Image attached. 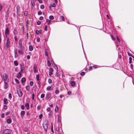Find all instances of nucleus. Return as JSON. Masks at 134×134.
Segmentation results:
<instances>
[{"mask_svg": "<svg viewBox=\"0 0 134 134\" xmlns=\"http://www.w3.org/2000/svg\"><path fill=\"white\" fill-rule=\"evenodd\" d=\"M53 70L52 68H49V75L50 76L52 75L53 74L52 72H53Z\"/></svg>", "mask_w": 134, "mask_h": 134, "instance_id": "9d476101", "label": "nucleus"}, {"mask_svg": "<svg viewBox=\"0 0 134 134\" xmlns=\"http://www.w3.org/2000/svg\"><path fill=\"white\" fill-rule=\"evenodd\" d=\"M47 25H46L45 26L44 30L46 31H47Z\"/></svg>", "mask_w": 134, "mask_h": 134, "instance_id": "5fc2aeb1", "label": "nucleus"}, {"mask_svg": "<svg viewBox=\"0 0 134 134\" xmlns=\"http://www.w3.org/2000/svg\"><path fill=\"white\" fill-rule=\"evenodd\" d=\"M44 8V6L43 5H41L40 6V8L41 9H43Z\"/></svg>", "mask_w": 134, "mask_h": 134, "instance_id": "ea45409f", "label": "nucleus"}, {"mask_svg": "<svg viewBox=\"0 0 134 134\" xmlns=\"http://www.w3.org/2000/svg\"><path fill=\"white\" fill-rule=\"evenodd\" d=\"M17 51L16 50L14 49V53L15 54L14 57L15 58H17L18 57V55L17 54Z\"/></svg>", "mask_w": 134, "mask_h": 134, "instance_id": "ddd939ff", "label": "nucleus"}, {"mask_svg": "<svg viewBox=\"0 0 134 134\" xmlns=\"http://www.w3.org/2000/svg\"><path fill=\"white\" fill-rule=\"evenodd\" d=\"M51 96V93H47L45 97V99L48 100L49 99Z\"/></svg>", "mask_w": 134, "mask_h": 134, "instance_id": "423d86ee", "label": "nucleus"}, {"mask_svg": "<svg viewBox=\"0 0 134 134\" xmlns=\"http://www.w3.org/2000/svg\"><path fill=\"white\" fill-rule=\"evenodd\" d=\"M71 85V86H74L75 85V82L74 81H72L70 83Z\"/></svg>", "mask_w": 134, "mask_h": 134, "instance_id": "5701e85b", "label": "nucleus"}, {"mask_svg": "<svg viewBox=\"0 0 134 134\" xmlns=\"http://www.w3.org/2000/svg\"><path fill=\"white\" fill-rule=\"evenodd\" d=\"M39 77L40 76L39 75L37 74L36 75V80L37 81H38L40 80Z\"/></svg>", "mask_w": 134, "mask_h": 134, "instance_id": "412c9836", "label": "nucleus"}, {"mask_svg": "<svg viewBox=\"0 0 134 134\" xmlns=\"http://www.w3.org/2000/svg\"><path fill=\"white\" fill-rule=\"evenodd\" d=\"M40 3H42V0H37Z\"/></svg>", "mask_w": 134, "mask_h": 134, "instance_id": "a18cd8bd", "label": "nucleus"}, {"mask_svg": "<svg viewBox=\"0 0 134 134\" xmlns=\"http://www.w3.org/2000/svg\"><path fill=\"white\" fill-rule=\"evenodd\" d=\"M9 33V28L8 27H7L5 29V35L6 38H8V37Z\"/></svg>", "mask_w": 134, "mask_h": 134, "instance_id": "7ed1b4c3", "label": "nucleus"}, {"mask_svg": "<svg viewBox=\"0 0 134 134\" xmlns=\"http://www.w3.org/2000/svg\"><path fill=\"white\" fill-rule=\"evenodd\" d=\"M15 81L16 82V83H17V84L19 83V82L18 79H15Z\"/></svg>", "mask_w": 134, "mask_h": 134, "instance_id": "e433bc0d", "label": "nucleus"}, {"mask_svg": "<svg viewBox=\"0 0 134 134\" xmlns=\"http://www.w3.org/2000/svg\"><path fill=\"white\" fill-rule=\"evenodd\" d=\"M43 115L42 114H40L39 116V118L40 119H41L42 118Z\"/></svg>", "mask_w": 134, "mask_h": 134, "instance_id": "c03bdc74", "label": "nucleus"}, {"mask_svg": "<svg viewBox=\"0 0 134 134\" xmlns=\"http://www.w3.org/2000/svg\"><path fill=\"white\" fill-rule=\"evenodd\" d=\"M14 39H15V41H16L17 40V37L16 36H15Z\"/></svg>", "mask_w": 134, "mask_h": 134, "instance_id": "338daca9", "label": "nucleus"}, {"mask_svg": "<svg viewBox=\"0 0 134 134\" xmlns=\"http://www.w3.org/2000/svg\"><path fill=\"white\" fill-rule=\"evenodd\" d=\"M34 72L35 73H36L37 71V70L36 67L34 66Z\"/></svg>", "mask_w": 134, "mask_h": 134, "instance_id": "a211bd4d", "label": "nucleus"}, {"mask_svg": "<svg viewBox=\"0 0 134 134\" xmlns=\"http://www.w3.org/2000/svg\"><path fill=\"white\" fill-rule=\"evenodd\" d=\"M26 79L24 77L21 80V83H23L25 81Z\"/></svg>", "mask_w": 134, "mask_h": 134, "instance_id": "4be33fe9", "label": "nucleus"}, {"mask_svg": "<svg viewBox=\"0 0 134 134\" xmlns=\"http://www.w3.org/2000/svg\"><path fill=\"white\" fill-rule=\"evenodd\" d=\"M26 89L27 91H29L30 89L29 86L28 85L26 86Z\"/></svg>", "mask_w": 134, "mask_h": 134, "instance_id": "c85d7f7f", "label": "nucleus"}, {"mask_svg": "<svg viewBox=\"0 0 134 134\" xmlns=\"http://www.w3.org/2000/svg\"><path fill=\"white\" fill-rule=\"evenodd\" d=\"M6 42V44L5 45V47L7 48H8L10 47L11 45V42L9 38L8 37Z\"/></svg>", "mask_w": 134, "mask_h": 134, "instance_id": "f257e3e1", "label": "nucleus"}, {"mask_svg": "<svg viewBox=\"0 0 134 134\" xmlns=\"http://www.w3.org/2000/svg\"><path fill=\"white\" fill-rule=\"evenodd\" d=\"M38 15H41L42 14V13L41 11H39L38 12Z\"/></svg>", "mask_w": 134, "mask_h": 134, "instance_id": "49530a36", "label": "nucleus"}, {"mask_svg": "<svg viewBox=\"0 0 134 134\" xmlns=\"http://www.w3.org/2000/svg\"><path fill=\"white\" fill-rule=\"evenodd\" d=\"M8 86L7 85V83L6 82H4V89H6L8 88Z\"/></svg>", "mask_w": 134, "mask_h": 134, "instance_id": "f3484780", "label": "nucleus"}, {"mask_svg": "<svg viewBox=\"0 0 134 134\" xmlns=\"http://www.w3.org/2000/svg\"><path fill=\"white\" fill-rule=\"evenodd\" d=\"M25 106L26 107V108L27 109H29V104L28 103H26L25 105Z\"/></svg>", "mask_w": 134, "mask_h": 134, "instance_id": "2eb2a0df", "label": "nucleus"}, {"mask_svg": "<svg viewBox=\"0 0 134 134\" xmlns=\"http://www.w3.org/2000/svg\"><path fill=\"white\" fill-rule=\"evenodd\" d=\"M41 108V106L40 105H38L37 107V109L38 110H39Z\"/></svg>", "mask_w": 134, "mask_h": 134, "instance_id": "de8ad7c7", "label": "nucleus"}, {"mask_svg": "<svg viewBox=\"0 0 134 134\" xmlns=\"http://www.w3.org/2000/svg\"><path fill=\"white\" fill-rule=\"evenodd\" d=\"M43 19V18L42 16H41L40 18V20H42Z\"/></svg>", "mask_w": 134, "mask_h": 134, "instance_id": "052dcab7", "label": "nucleus"}, {"mask_svg": "<svg viewBox=\"0 0 134 134\" xmlns=\"http://www.w3.org/2000/svg\"><path fill=\"white\" fill-rule=\"evenodd\" d=\"M8 97L10 100H11V98H12V94L11 93H9V94Z\"/></svg>", "mask_w": 134, "mask_h": 134, "instance_id": "bb28decb", "label": "nucleus"}, {"mask_svg": "<svg viewBox=\"0 0 134 134\" xmlns=\"http://www.w3.org/2000/svg\"><path fill=\"white\" fill-rule=\"evenodd\" d=\"M132 59L131 57H130L129 58V63L130 64H131L132 63Z\"/></svg>", "mask_w": 134, "mask_h": 134, "instance_id": "cd10ccee", "label": "nucleus"}, {"mask_svg": "<svg viewBox=\"0 0 134 134\" xmlns=\"http://www.w3.org/2000/svg\"><path fill=\"white\" fill-rule=\"evenodd\" d=\"M3 108L5 109H6L7 108V106L6 105H4L3 106Z\"/></svg>", "mask_w": 134, "mask_h": 134, "instance_id": "09e8293b", "label": "nucleus"}, {"mask_svg": "<svg viewBox=\"0 0 134 134\" xmlns=\"http://www.w3.org/2000/svg\"><path fill=\"white\" fill-rule=\"evenodd\" d=\"M24 69V68H22L21 67V71L20 72V73L23 72V70Z\"/></svg>", "mask_w": 134, "mask_h": 134, "instance_id": "8fccbe9b", "label": "nucleus"}, {"mask_svg": "<svg viewBox=\"0 0 134 134\" xmlns=\"http://www.w3.org/2000/svg\"><path fill=\"white\" fill-rule=\"evenodd\" d=\"M17 93L19 97H21L22 96V93L21 90L20 89H18L17 90Z\"/></svg>", "mask_w": 134, "mask_h": 134, "instance_id": "20e7f679", "label": "nucleus"}, {"mask_svg": "<svg viewBox=\"0 0 134 134\" xmlns=\"http://www.w3.org/2000/svg\"><path fill=\"white\" fill-rule=\"evenodd\" d=\"M3 79L4 81L6 80L8 78V75L6 73H4L3 75Z\"/></svg>", "mask_w": 134, "mask_h": 134, "instance_id": "1a4fd4ad", "label": "nucleus"}, {"mask_svg": "<svg viewBox=\"0 0 134 134\" xmlns=\"http://www.w3.org/2000/svg\"><path fill=\"white\" fill-rule=\"evenodd\" d=\"M7 122L8 124H10L11 123L12 121L11 119H8L7 120Z\"/></svg>", "mask_w": 134, "mask_h": 134, "instance_id": "6ab92c4d", "label": "nucleus"}, {"mask_svg": "<svg viewBox=\"0 0 134 134\" xmlns=\"http://www.w3.org/2000/svg\"><path fill=\"white\" fill-rule=\"evenodd\" d=\"M25 114V111H24L23 110L21 111L20 113V115L21 117H23Z\"/></svg>", "mask_w": 134, "mask_h": 134, "instance_id": "f8f14e48", "label": "nucleus"}, {"mask_svg": "<svg viewBox=\"0 0 134 134\" xmlns=\"http://www.w3.org/2000/svg\"><path fill=\"white\" fill-rule=\"evenodd\" d=\"M117 39L118 40V41L119 42H120V40L118 38V37H117Z\"/></svg>", "mask_w": 134, "mask_h": 134, "instance_id": "774afa93", "label": "nucleus"}, {"mask_svg": "<svg viewBox=\"0 0 134 134\" xmlns=\"http://www.w3.org/2000/svg\"><path fill=\"white\" fill-rule=\"evenodd\" d=\"M47 65L48 66H49L51 65V63L49 60L47 61Z\"/></svg>", "mask_w": 134, "mask_h": 134, "instance_id": "473e14b6", "label": "nucleus"}, {"mask_svg": "<svg viewBox=\"0 0 134 134\" xmlns=\"http://www.w3.org/2000/svg\"><path fill=\"white\" fill-rule=\"evenodd\" d=\"M28 14V12L27 11H25L24 12V15L25 16H26Z\"/></svg>", "mask_w": 134, "mask_h": 134, "instance_id": "58836bf2", "label": "nucleus"}, {"mask_svg": "<svg viewBox=\"0 0 134 134\" xmlns=\"http://www.w3.org/2000/svg\"><path fill=\"white\" fill-rule=\"evenodd\" d=\"M29 50L30 51H32L33 49V48L32 46H29Z\"/></svg>", "mask_w": 134, "mask_h": 134, "instance_id": "aec40b11", "label": "nucleus"}, {"mask_svg": "<svg viewBox=\"0 0 134 134\" xmlns=\"http://www.w3.org/2000/svg\"><path fill=\"white\" fill-rule=\"evenodd\" d=\"M49 19L51 20H53L54 19V17L52 15L49 16Z\"/></svg>", "mask_w": 134, "mask_h": 134, "instance_id": "c756f323", "label": "nucleus"}, {"mask_svg": "<svg viewBox=\"0 0 134 134\" xmlns=\"http://www.w3.org/2000/svg\"><path fill=\"white\" fill-rule=\"evenodd\" d=\"M48 82L49 84H51L52 82V80L50 79H48Z\"/></svg>", "mask_w": 134, "mask_h": 134, "instance_id": "2f4dec72", "label": "nucleus"}, {"mask_svg": "<svg viewBox=\"0 0 134 134\" xmlns=\"http://www.w3.org/2000/svg\"><path fill=\"white\" fill-rule=\"evenodd\" d=\"M110 36L111 37L112 39L113 40H114L115 39V38L114 37L113 35H110Z\"/></svg>", "mask_w": 134, "mask_h": 134, "instance_id": "f704fd0d", "label": "nucleus"}, {"mask_svg": "<svg viewBox=\"0 0 134 134\" xmlns=\"http://www.w3.org/2000/svg\"><path fill=\"white\" fill-rule=\"evenodd\" d=\"M97 66H97V65H93V67L94 68H97L98 67Z\"/></svg>", "mask_w": 134, "mask_h": 134, "instance_id": "0e129e2a", "label": "nucleus"}, {"mask_svg": "<svg viewBox=\"0 0 134 134\" xmlns=\"http://www.w3.org/2000/svg\"><path fill=\"white\" fill-rule=\"evenodd\" d=\"M53 67L56 70L57 72H58V68L57 66L55 64H54L53 65Z\"/></svg>", "mask_w": 134, "mask_h": 134, "instance_id": "dca6fc26", "label": "nucleus"}, {"mask_svg": "<svg viewBox=\"0 0 134 134\" xmlns=\"http://www.w3.org/2000/svg\"><path fill=\"white\" fill-rule=\"evenodd\" d=\"M51 110V108L49 107L47 108V110L48 111H49Z\"/></svg>", "mask_w": 134, "mask_h": 134, "instance_id": "864d4df0", "label": "nucleus"}, {"mask_svg": "<svg viewBox=\"0 0 134 134\" xmlns=\"http://www.w3.org/2000/svg\"><path fill=\"white\" fill-rule=\"evenodd\" d=\"M61 18L63 21L64 20V17L63 16H61Z\"/></svg>", "mask_w": 134, "mask_h": 134, "instance_id": "6e6d98bb", "label": "nucleus"}, {"mask_svg": "<svg viewBox=\"0 0 134 134\" xmlns=\"http://www.w3.org/2000/svg\"><path fill=\"white\" fill-rule=\"evenodd\" d=\"M8 103L7 99L6 98L4 99L3 100L4 104H7Z\"/></svg>", "mask_w": 134, "mask_h": 134, "instance_id": "4468645a", "label": "nucleus"}, {"mask_svg": "<svg viewBox=\"0 0 134 134\" xmlns=\"http://www.w3.org/2000/svg\"><path fill=\"white\" fill-rule=\"evenodd\" d=\"M21 76V74L20 72H19L18 73V75H17V77L18 78H19Z\"/></svg>", "mask_w": 134, "mask_h": 134, "instance_id": "393cba45", "label": "nucleus"}, {"mask_svg": "<svg viewBox=\"0 0 134 134\" xmlns=\"http://www.w3.org/2000/svg\"><path fill=\"white\" fill-rule=\"evenodd\" d=\"M43 126L45 131H47L48 128V125L47 122H44L43 124Z\"/></svg>", "mask_w": 134, "mask_h": 134, "instance_id": "f03ea898", "label": "nucleus"}, {"mask_svg": "<svg viewBox=\"0 0 134 134\" xmlns=\"http://www.w3.org/2000/svg\"><path fill=\"white\" fill-rule=\"evenodd\" d=\"M4 117V113H2V114H1V117L2 118H3Z\"/></svg>", "mask_w": 134, "mask_h": 134, "instance_id": "4d7b16f0", "label": "nucleus"}, {"mask_svg": "<svg viewBox=\"0 0 134 134\" xmlns=\"http://www.w3.org/2000/svg\"><path fill=\"white\" fill-rule=\"evenodd\" d=\"M14 65L16 66H18V63L17 61L16 60L14 61Z\"/></svg>", "mask_w": 134, "mask_h": 134, "instance_id": "a878e982", "label": "nucleus"}, {"mask_svg": "<svg viewBox=\"0 0 134 134\" xmlns=\"http://www.w3.org/2000/svg\"><path fill=\"white\" fill-rule=\"evenodd\" d=\"M55 93L56 94H58L59 93V91L58 90H56L55 91Z\"/></svg>", "mask_w": 134, "mask_h": 134, "instance_id": "603ef678", "label": "nucleus"}, {"mask_svg": "<svg viewBox=\"0 0 134 134\" xmlns=\"http://www.w3.org/2000/svg\"><path fill=\"white\" fill-rule=\"evenodd\" d=\"M53 89V87L52 86H48L46 88V90L47 91H51Z\"/></svg>", "mask_w": 134, "mask_h": 134, "instance_id": "9b49d317", "label": "nucleus"}, {"mask_svg": "<svg viewBox=\"0 0 134 134\" xmlns=\"http://www.w3.org/2000/svg\"><path fill=\"white\" fill-rule=\"evenodd\" d=\"M21 108L22 109L24 110V105H21Z\"/></svg>", "mask_w": 134, "mask_h": 134, "instance_id": "3c124183", "label": "nucleus"}, {"mask_svg": "<svg viewBox=\"0 0 134 134\" xmlns=\"http://www.w3.org/2000/svg\"><path fill=\"white\" fill-rule=\"evenodd\" d=\"M45 96V94H44L43 93L41 95V98H44Z\"/></svg>", "mask_w": 134, "mask_h": 134, "instance_id": "7c9ffc66", "label": "nucleus"}, {"mask_svg": "<svg viewBox=\"0 0 134 134\" xmlns=\"http://www.w3.org/2000/svg\"><path fill=\"white\" fill-rule=\"evenodd\" d=\"M27 58L28 59H29L30 58V57L29 55H28L27 57Z\"/></svg>", "mask_w": 134, "mask_h": 134, "instance_id": "69168bd1", "label": "nucleus"}, {"mask_svg": "<svg viewBox=\"0 0 134 134\" xmlns=\"http://www.w3.org/2000/svg\"><path fill=\"white\" fill-rule=\"evenodd\" d=\"M55 4L54 3H52V4H51V6L53 7H55Z\"/></svg>", "mask_w": 134, "mask_h": 134, "instance_id": "72a5a7b5", "label": "nucleus"}, {"mask_svg": "<svg viewBox=\"0 0 134 134\" xmlns=\"http://www.w3.org/2000/svg\"><path fill=\"white\" fill-rule=\"evenodd\" d=\"M85 73L84 72H82L81 73L80 75L81 76H83L85 74Z\"/></svg>", "mask_w": 134, "mask_h": 134, "instance_id": "79ce46f5", "label": "nucleus"}, {"mask_svg": "<svg viewBox=\"0 0 134 134\" xmlns=\"http://www.w3.org/2000/svg\"><path fill=\"white\" fill-rule=\"evenodd\" d=\"M10 112L9 111L5 113V115H9L10 114Z\"/></svg>", "mask_w": 134, "mask_h": 134, "instance_id": "13d9d810", "label": "nucleus"}, {"mask_svg": "<svg viewBox=\"0 0 134 134\" xmlns=\"http://www.w3.org/2000/svg\"><path fill=\"white\" fill-rule=\"evenodd\" d=\"M12 132V130L10 129H6L3 132V134H9Z\"/></svg>", "mask_w": 134, "mask_h": 134, "instance_id": "39448f33", "label": "nucleus"}, {"mask_svg": "<svg viewBox=\"0 0 134 134\" xmlns=\"http://www.w3.org/2000/svg\"><path fill=\"white\" fill-rule=\"evenodd\" d=\"M46 22H48L49 23H50L51 22V21L49 19H47L46 20Z\"/></svg>", "mask_w": 134, "mask_h": 134, "instance_id": "bf43d9fd", "label": "nucleus"}, {"mask_svg": "<svg viewBox=\"0 0 134 134\" xmlns=\"http://www.w3.org/2000/svg\"><path fill=\"white\" fill-rule=\"evenodd\" d=\"M19 46L20 48H24V47L23 46L22 43L21 39H20L19 41Z\"/></svg>", "mask_w": 134, "mask_h": 134, "instance_id": "0eeeda50", "label": "nucleus"}, {"mask_svg": "<svg viewBox=\"0 0 134 134\" xmlns=\"http://www.w3.org/2000/svg\"><path fill=\"white\" fill-rule=\"evenodd\" d=\"M24 52V48H20L18 51V53L21 54H22Z\"/></svg>", "mask_w": 134, "mask_h": 134, "instance_id": "6e6552de", "label": "nucleus"}, {"mask_svg": "<svg viewBox=\"0 0 134 134\" xmlns=\"http://www.w3.org/2000/svg\"><path fill=\"white\" fill-rule=\"evenodd\" d=\"M51 130L52 132L53 133L54 132V131L53 129V125L52 124L51 126Z\"/></svg>", "mask_w": 134, "mask_h": 134, "instance_id": "4c0bfd02", "label": "nucleus"}, {"mask_svg": "<svg viewBox=\"0 0 134 134\" xmlns=\"http://www.w3.org/2000/svg\"><path fill=\"white\" fill-rule=\"evenodd\" d=\"M30 84L31 86H32L33 84V82L32 81H30Z\"/></svg>", "mask_w": 134, "mask_h": 134, "instance_id": "37998d69", "label": "nucleus"}, {"mask_svg": "<svg viewBox=\"0 0 134 134\" xmlns=\"http://www.w3.org/2000/svg\"><path fill=\"white\" fill-rule=\"evenodd\" d=\"M55 111L57 113L58 111V108L57 105L56 107V108L55 110Z\"/></svg>", "mask_w": 134, "mask_h": 134, "instance_id": "b1692460", "label": "nucleus"}, {"mask_svg": "<svg viewBox=\"0 0 134 134\" xmlns=\"http://www.w3.org/2000/svg\"><path fill=\"white\" fill-rule=\"evenodd\" d=\"M37 24L38 25H40L41 24V22L39 21H38L37 22Z\"/></svg>", "mask_w": 134, "mask_h": 134, "instance_id": "680f3d73", "label": "nucleus"}, {"mask_svg": "<svg viewBox=\"0 0 134 134\" xmlns=\"http://www.w3.org/2000/svg\"><path fill=\"white\" fill-rule=\"evenodd\" d=\"M36 33L37 35H38L39 34V31L38 30H36Z\"/></svg>", "mask_w": 134, "mask_h": 134, "instance_id": "a19ab883", "label": "nucleus"}, {"mask_svg": "<svg viewBox=\"0 0 134 134\" xmlns=\"http://www.w3.org/2000/svg\"><path fill=\"white\" fill-rule=\"evenodd\" d=\"M45 55L46 56L48 55V53L47 51H46L45 52Z\"/></svg>", "mask_w": 134, "mask_h": 134, "instance_id": "e2e57ef3", "label": "nucleus"}, {"mask_svg": "<svg viewBox=\"0 0 134 134\" xmlns=\"http://www.w3.org/2000/svg\"><path fill=\"white\" fill-rule=\"evenodd\" d=\"M3 9V6L2 5L0 4V11H1Z\"/></svg>", "mask_w": 134, "mask_h": 134, "instance_id": "c9c22d12", "label": "nucleus"}]
</instances>
